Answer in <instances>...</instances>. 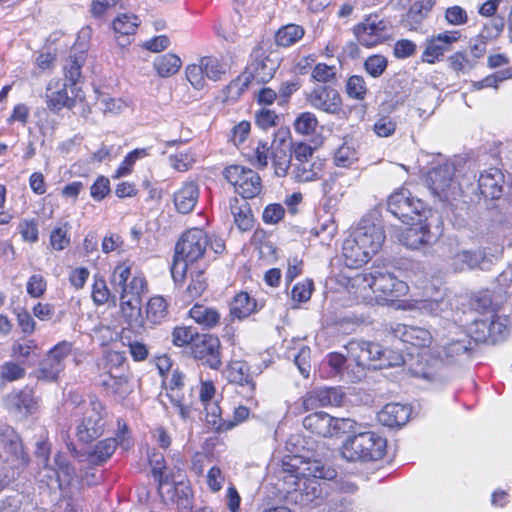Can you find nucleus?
Wrapping results in <instances>:
<instances>
[{
    "label": "nucleus",
    "mask_w": 512,
    "mask_h": 512,
    "mask_svg": "<svg viewBox=\"0 0 512 512\" xmlns=\"http://www.w3.org/2000/svg\"><path fill=\"white\" fill-rule=\"evenodd\" d=\"M387 441L373 431H358L344 441L341 454L344 459L354 462L377 461L386 453Z\"/></svg>",
    "instance_id": "f257e3e1"
},
{
    "label": "nucleus",
    "mask_w": 512,
    "mask_h": 512,
    "mask_svg": "<svg viewBox=\"0 0 512 512\" xmlns=\"http://www.w3.org/2000/svg\"><path fill=\"white\" fill-rule=\"evenodd\" d=\"M387 210L404 224L428 221L433 217L431 209L404 187L396 190L388 197Z\"/></svg>",
    "instance_id": "f03ea898"
},
{
    "label": "nucleus",
    "mask_w": 512,
    "mask_h": 512,
    "mask_svg": "<svg viewBox=\"0 0 512 512\" xmlns=\"http://www.w3.org/2000/svg\"><path fill=\"white\" fill-rule=\"evenodd\" d=\"M470 338L477 346L478 343L496 344L503 341L508 333V319L496 313L486 317L472 319L469 326Z\"/></svg>",
    "instance_id": "7ed1b4c3"
},
{
    "label": "nucleus",
    "mask_w": 512,
    "mask_h": 512,
    "mask_svg": "<svg viewBox=\"0 0 512 512\" xmlns=\"http://www.w3.org/2000/svg\"><path fill=\"white\" fill-rule=\"evenodd\" d=\"M223 176L244 199H252L262 190L259 174L250 168L231 165L224 169Z\"/></svg>",
    "instance_id": "20e7f679"
},
{
    "label": "nucleus",
    "mask_w": 512,
    "mask_h": 512,
    "mask_svg": "<svg viewBox=\"0 0 512 512\" xmlns=\"http://www.w3.org/2000/svg\"><path fill=\"white\" fill-rule=\"evenodd\" d=\"M364 281L374 293L385 301H394L404 296L408 291V285L389 272L381 270L364 274Z\"/></svg>",
    "instance_id": "39448f33"
},
{
    "label": "nucleus",
    "mask_w": 512,
    "mask_h": 512,
    "mask_svg": "<svg viewBox=\"0 0 512 512\" xmlns=\"http://www.w3.org/2000/svg\"><path fill=\"white\" fill-rule=\"evenodd\" d=\"M438 355L434 348L419 352L415 356L411 354L407 364L409 372L428 381H443L446 376Z\"/></svg>",
    "instance_id": "423d86ee"
},
{
    "label": "nucleus",
    "mask_w": 512,
    "mask_h": 512,
    "mask_svg": "<svg viewBox=\"0 0 512 512\" xmlns=\"http://www.w3.org/2000/svg\"><path fill=\"white\" fill-rule=\"evenodd\" d=\"M209 244V237L199 228L185 231L177 241L174 254L183 261L194 263L203 257Z\"/></svg>",
    "instance_id": "0eeeda50"
},
{
    "label": "nucleus",
    "mask_w": 512,
    "mask_h": 512,
    "mask_svg": "<svg viewBox=\"0 0 512 512\" xmlns=\"http://www.w3.org/2000/svg\"><path fill=\"white\" fill-rule=\"evenodd\" d=\"M190 353L194 359L210 369L219 370L222 366L221 342L217 336L199 334L192 343Z\"/></svg>",
    "instance_id": "6e6552de"
},
{
    "label": "nucleus",
    "mask_w": 512,
    "mask_h": 512,
    "mask_svg": "<svg viewBox=\"0 0 512 512\" xmlns=\"http://www.w3.org/2000/svg\"><path fill=\"white\" fill-rule=\"evenodd\" d=\"M102 403L96 397H90L83 419L78 427V438L83 443H90L103 434L105 421L102 415Z\"/></svg>",
    "instance_id": "1a4fd4ad"
},
{
    "label": "nucleus",
    "mask_w": 512,
    "mask_h": 512,
    "mask_svg": "<svg viewBox=\"0 0 512 512\" xmlns=\"http://www.w3.org/2000/svg\"><path fill=\"white\" fill-rule=\"evenodd\" d=\"M434 349L439 354V359L445 370L446 366L470 361L475 353L476 345L469 336H465L461 339L451 340Z\"/></svg>",
    "instance_id": "9d476101"
},
{
    "label": "nucleus",
    "mask_w": 512,
    "mask_h": 512,
    "mask_svg": "<svg viewBox=\"0 0 512 512\" xmlns=\"http://www.w3.org/2000/svg\"><path fill=\"white\" fill-rule=\"evenodd\" d=\"M478 190L485 199L499 200L502 196L512 205V185H506L504 174L497 168H491L480 174Z\"/></svg>",
    "instance_id": "9b49d317"
},
{
    "label": "nucleus",
    "mask_w": 512,
    "mask_h": 512,
    "mask_svg": "<svg viewBox=\"0 0 512 512\" xmlns=\"http://www.w3.org/2000/svg\"><path fill=\"white\" fill-rule=\"evenodd\" d=\"M387 30L388 21L380 19L377 14H369L354 26L353 33L361 45L371 48L386 39Z\"/></svg>",
    "instance_id": "f8f14e48"
},
{
    "label": "nucleus",
    "mask_w": 512,
    "mask_h": 512,
    "mask_svg": "<svg viewBox=\"0 0 512 512\" xmlns=\"http://www.w3.org/2000/svg\"><path fill=\"white\" fill-rule=\"evenodd\" d=\"M251 57L252 62L247 68L250 78L256 79L259 83L270 81L280 65L278 56L273 52L265 54L261 47H257L251 53Z\"/></svg>",
    "instance_id": "ddd939ff"
},
{
    "label": "nucleus",
    "mask_w": 512,
    "mask_h": 512,
    "mask_svg": "<svg viewBox=\"0 0 512 512\" xmlns=\"http://www.w3.org/2000/svg\"><path fill=\"white\" fill-rule=\"evenodd\" d=\"M455 168L451 164L445 163L433 167L427 175V182L431 191L441 199L448 200L454 195Z\"/></svg>",
    "instance_id": "4468645a"
},
{
    "label": "nucleus",
    "mask_w": 512,
    "mask_h": 512,
    "mask_svg": "<svg viewBox=\"0 0 512 512\" xmlns=\"http://www.w3.org/2000/svg\"><path fill=\"white\" fill-rule=\"evenodd\" d=\"M357 245L366 249L373 256L382 247L386 235L380 224L370 220H362L353 233Z\"/></svg>",
    "instance_id": "2eb2a0df"
},
{
    "label": "nucleus",
    "mask_w": 512,
    "mask_h": 512,
    "mask_svg": "<svg viewBox=\"0 0 512 512\" xmlns=\"http://www.w3.org/2000/svg\"><path fill=\"white\" fill-rule=\"evenodd\" d=\"M461 37L458 30L444 31L433 35L426 40V47L422 53L421 59L423 62L434 64L444 56L445 52L451 50L452 45L457 42Z\"/></svg>",
    "instance_id": "dca6fc26"
},
{
    "label": "nucleus",
    "mask_w": 512,
    "mask_h": 512,
    "mask_svg": "<svg viewBox=\"0 0 512 512\" xmlns=\"http://www.w3.org/2000/svg\"><path fill=\"white\" fill-rule=\"evenodd\" d=\"M39 399L35 396L33 388L25 386L18 391L14 390L4 398V405L10 412L25 418L35 414L38 410Z\"/></svg>",
    "instance_id": "f3484780"
},
{
    "label": "nucleus",
    "mask_w": 512,
    "mask_h": 512,
    "mask_svg": "<svg viewBox=\"0 0 512 512\" xmlns=\"http://www.w3.org/2000/svg\"><path fill=\"white\" fill-rule=\"evenodd\" d=\"M309 103L328 114H339L342 111V98L339 92L330 86H319L309 95Z\"/></svg>",
    "instance_id": "a211bd4d"
},
{
    "label": "nucleus",
    "mask_w": 512,
    "mask_h": 512,
    "mask_svg": "<svg viewBox=\"0 0 512 512\" xmlns=\"http://www.w3.org/2000/svg\"><path fill=\"white\" fill-rule=\"evenodd\" d=\"M493 262L491 257L487 256L485 250H462L458 252L453 258V266L457 270H473L480 269L483 271L490 270Z\"/></svg>",
    "instance_id": "6ab92c4d"
},
{
    "label": "nucleus",
    "mask_w": 512,
    "mask_h": 512,
    "mask_svg": "<svg viewBox=\"0 0 512 512\" xmlns=\"http://www.w3.org/2000/svg\"><path fill=\"white\" fill-rule=\"evenodd\" d=\"M411 415V408L400 403H388L377 414L378 421L389 428L404 426Z\"/></svg>",
    "instance_id": "aec40b11"
},
{
    "label": "nucleus",
    "mask_w": 512,
    "mask_h": 512,
    "mask_svg": "<svg viewBox=\"0 0 512 512\" xmlns=\"http://www.w3.org/2000/svg\"><path fill=\"white\" fill-rule=\"evenodd\" d=\"M403 234V243L411 249H418L422 245L430 244L435 236L431 233V223L428 221H415Z\"/></svg>",
    "instance_id": "412c9836"
},
{
    "label": "nucleus",
    "mask_w": 512,
    "mask_h": 512,
    "mask_svg": "<svg viewBox=\"0 0 512 512\" xmlns=\"http://www.w3.org/2000/svg\"><path fill=\"white\" fill-rule=\"evenodd\" d=\"M436 0H417L402 16L401 24L409 31H417L422 22L428 17L429 12L435 6Z\"/></svg>",
    "instance_id": "4be33fe9"
},
{
    "label": "nucleus",
    "mask_w": 512,
    "mask_h": 512,
    "mask_svg": "<svg viewBox=\"0 0 512 512\" xmlns=\"http://www.w3.org/2000/svg\"><path fill=\"white\" fill-rule=\"evenodd\" d=\"M57 476V482L60 490L69 491L70 487H83V485L75 479L76 469L64 455L58 452L54 457Z\"/></svg>",
    "instance_id": "5701e85b"
},
{
    "label": "nucleus",
    "mask_w": 512,
    "mask_h": 512,
    "mask_svg": "<svg viewBox=\"0 0 512 512\" xmlns=\"http://www.w3.org/2000/svg\"><path fill=\"white\" fill-rule=\"evenodd\" d=\"M199 198V188L194 182L185 183L174 193L173 201L176 210L181 214L191 213Z\"/></svg>",
    "instance_id": "b1692460"
},
{
    "label": "nucleus",
    "mask_w": 512,
    "mask_h": 512,
    "mask_svg": "<svg viewBox=\"0 0 512 512\" xmlns=\"http://www.w3.org/2000/svg\"><path fill=\"white\" fill-rule=\"evenodd\" d=\"M333 417L326 412H315L303 419V426L313 434L331 437Z\"/></svg>",
    "instance_id": "393cba45"
},
{
    "label": "nucleus",
    "mask_w": 512,
    "mask_h": 512,
    "mask_svg": "<svg viewBox=\"0 0 512 512\" xmlns=\"http://www.w3.org/2000/svg\"><path fill=\"white\" fill-rule=\"evenodd\" d=\"M228 378L231 383L247 387L250 396L255 391L256 384L250 374V366L243 361H236L230 364L228 370Z\"/></svg>",
    "instance_id": "a878e982"
},
{
    "label": "nucleus",
    "mask_w": 512,
    "mask_h": 512,
    "mask_svg": "<svg viewBox=\"0 0 512 512\" xmlns=\"http://www.w3.org/2000/svg\"><path fill=\"white\" fill-rule=\"evenodd\" d=\"M257 301L246 292L236 294L230 303V315L243 320L258 310Z\"/></svg>",
    "instance_id": "bb28decb"
},
{
    "label": "nucleus",
    "mask_w": 512,
    "mask_h": 512,
    "mask_svg": "<svg viewBox=\"0 0 512 512\" xmlns=\"http://www.w3.org/2000/svg\"><path fill=\"white\" fill-rule=\"evenodd\" d=\"M75 47L72 48L70 55L64 66L65 70V87H74L81 78V69L85 63L84 49L79 53L74 52Z\"/></svg>",
    "instance_id": "cd10ccee"
},
{
    "label": "nucleus",
    "mask_w": 512,
    "mask_h": 512,
    "mask_svg": "<svg viewBox=\"0 0 512 512\" xmlns=\"http://www.w3.org/2000/svg\"><path fill=\"white\" fill-rule=\"evenodd\" d=\"M342 250L345 264L351 268L366 264L372 257L370 252L357 245L354 238L352 240H345Z\"/></svg>",
    "instance_id": "c85d7f7f"
},
{
    "label": "nucleus",
    "mask_w": 512,
    "mask_h": 512,
    "mask_svg": "<svg viewBox=\"0 0 512 512\" xmlns=\"http://www.w3.org/2000/svg\"><path fill=\"white\" fill-rule=\"evenodd\" d=\"M117 445V439L114 438H106L99 441L93 450L87 452V461L91 465H103L111 458Z\"/></svg>",
    "instance_id": "c756f323"
},
{
    "label": "nucleus",
    "mask_w": 512,
    "mask_h": 512,
    "mask_svg": "<svg viewBox=\"0 0 512 512\" xmlns=\"http://www.w3.org/2000/svg\"><path fill=\"white\" fill-rule=\"evenodd\" d=\"M121 312L132 329H140L144 327V319L141 314L142 300L135 298L120 299Z\"/></svg>",
    "instance_id": "7c9ffc66"
},
{
    "label": "nucleus",
    "mask_w": 512,
    "mask_h": 512,
    "mask_svg": "<svg viewBox=\"0 0 512 512\" xmlns=\"http://www.w3.org/2000/svg\"><path fill=\"white\" fill-rule=\"evenodd\" d=\"M189 315L196 323L207 329L215 327L220 321V314L216 309L198 303L193 305Z\"/></svg>",
    "instance_id": "2f4dec72"
},
{
    "label": "nucleus",
    "mask_w": 512,
    "mask_h": 512,
    "mask_svg": "<svg viewBox=\"0 0 512 512\" xmlns=\"http://www.w3.org/2000/svg\"><path fill=\"white\" fill-rule=\"evenodd\" d=\"M63 505L61 512H86V499L84 496V487H70L69 491H64Z\"/></svg>",
    "instance_id": "473e14b6"
},
{
    "label": "nucleus",
    "mask_w": 512,
    "mask_h": 512,
    "mask_svg": "<svg viewBox=\"0 0 512 512\" xmlns=\"http://www.w3.org/2000/svg\"><path fill=\"white\" fill-rule=\"evenodd\" d=\"M395 332H401L402 342L410 343L415 347H426L432 340L431 333L427 329L420 327L403 326Z\"/></svg>",
    "instance_id": "72a5a7b5"
},
{
    "label": "nucleus",
    "mask_w": 512,
    "mask_h": 512,
    "mask_svg": "<svg viewBox=\"0 0 512 512\" xmlns=\"http://www.w3.org/2000/svg\"><path fill=\"white\" fill-rule=\"evenodd\" d=\"M323 163L321 161H313L312 159L303 162L294 163L293 173L297 182H310L318 179L322 171Z\"/></svg>",
    "instance_id": "f704fd0d"
},
{
    "label": "nucleus",
    "mask_w": 512,
    "mask_h": 512,
    "mask_svg": "<svg viewBox=\"0 0 512 512\" xmlns=\"http://www.w3.org/2000/svg\"><path fill=\"white\" fill-rule=\"evenodd\" d=\"M369 341L364 340H351L346 345L349 356L355 361L357 366L362 368H373V363H370V356L368 353Z\"/></svg>",
    "instance_id": "c9c22d12"
},
{
    "label": "nucleus",
    "mask_w": 512,
    "mask_h": 512,
    "mask_svg": "<svg viewBox=\"0 0 512 512\" xmlns=\"http://www.w3.org/2000/svg\"><path fill=\"white\" fill-rule=\"evenodd\" d=\"M182 65L181 59L173 53H166L157 56L153 62V67L157 74L162 77H170L176 74Z\"/></svg>",
    "instance_id": "e433bc0d"
},
{
    "label": "nucleus",
    "mask_w": 512,
    "mask_h": 512,
    "mask_svg": "<svg viewBox=\"0 0 512 512\" xmlns=\"http://www.w3.org/2000/svg\"><path fill=\"white\" fill-rule=\"evenodd\" d=\"M292 148L285 145V147L273 146L272 150V163L275 174L278 177H283L287 174L288 169L292 165Z\"/></svg>",
    "instance_id": "4c0bfd02"
},
{
    "label": "nucleus",
    "mask_w": 512,
    "mask_h": 512,
    "mask_svg": "<svg viewBox=\"0 0 512 512\" xmlns=\"http://www.w3.org/2000/svg\"><path fill=\"white\" fill-rule=\"evenodd\" d=\"M65 369V363L57 361L47 353L45 359L40 363V368L36 372L38 380L57 381L60 373Z\"/></svg>",
    "instance_id": "58836bf2"
},
{
    "label": "nucleus",
    "mask_w": 512,
    "mask_h": 512,
    "mask_svg": "<svg viewBox=\"0 0 512 512\" xmlns=\"http://www.w3.org/2000/svg\"><path fill=\"white\" fill-rule=\"evenodd\" d=\"M230 208L239 230L243 232L251 230L254 225V216L250 205L247 202L238 205V200L236 199L235 204H231Z\"/></svg>",
    "instance_id": "ea45409f"
},
{
    "label": "nucleus",
    "mask_w": 512,
    "mask_h": 512,
    "mask_svg": "<svg viewBox=\"0 0 512 512\" xmlns=\"http://www.w3.org/2000/svg\"><path fill=\"white\" fill-rule=\"evenodd\" d=\"M470 307L480 317L490 316L497 311V304L493 302L492 294L489 290L481 291L473 296L470 300Z\"/></svg>",
    "instance_id": "a19ab883"
},
{
    "label": "nucleus",
    "mask_w": 512,
    "mask_h": 512,
    "mask_svg": "<svg viewBox=\"0 0 512 512\" xmlns=\"http://www.w3.org/2000/svg\"><path fill=\"white\" fill-rule=\"evenodd\" d=\"M3 449L17 468H25L29 465L30 457L24 449L20 436L7 443Z\"/></svg>",
    "instance_id": "79ce46f5"
},
{
    "label": "nucleus",
    "mask_w": 512,
    "mask_h": 512,
    "mask_svg": "<svg viewBox=\"0 0 512 512\" xmlns=\"http://www.w3.org/2000/svg\"><path fill=\"white\" fill-rule=\"evenodd\" d=\"M304 28L296 24H288L280 28L275 34L278 46L289 47L304 36Z\"/></svg>",
    "instance_id": "37998d69"
},
{
    "label": "nucleus",
    "mask_w": 512,
    "mask_h": 512,
    "mask_svg": "<svg viewBox=\"0 0 512 512\" xmlns=\"http://www.w3.org/2000/svg\"><path fill=\"white\" fill-rule=\"evenodd\" d=\"M12 356L21 362L23 365L33 366L39 359L37 347L33 341L28 343H14L12 346Z\"/></svg>",
    "instance_id": "c03bdc74"
},
{
    "label": "nucleus",
    "mask_w": 512,
    "mask_h": 512,
    "mask_svg": "<svg viewBox=\"0 0 512 512\" xmlns=\"http://www.w3.org/2000/svg\"><path fill=\"white\" fill-rule=\"evenodd\" d=\"M305 464H307L305 457L298 454V451H296V453L287 454L282 458L281 469L291 477H305V469L302 467V465Z\"/></svg>",
    "instance_id": "a18cd8bd"
},
{
    "label": "nucleus",
    "mask_w": 512,
    "mask_h": 512,
    "mask_svg": "<svg viewBox=\"0 0 512 512\" xmlns=\"http://www.w3.org/2000/svg\"><path fill=\"white\" fill-rule=\"evenodd\" d=\"M148 321L153 324H159L168 315V303L162 296L152 297L146 309Z\"/></svg>",
    "instance_id": "49530a36"
},
{
    "label": "nucleus",
    "mask_w": 512,
    "mask_h": 512,
    "mask_svg": "<svg viewBox=\"0 0 512 512\" xmlns=\"http://www.w3.org/2000/svg\"><path fill=\"white\" fill-rule=\"evenodd\" d=\"M508 79H512V66L502 70H498L486 76L481 81L472 82V87L474 90H480L489 87L497 88L500 82H503Z\"/></svg>",
    "instance_id": "de8ad7c7"
},
{
    "label": "nucleus",
    "mask_w": 512,
    "mask_h": 512,
    "mask_svg": "<svg viewBox=\"0 0 512 512\" xmlns=\"http://www.w3.org/2000/svg\"><path fill=\"white\" fill-rule=\"evenodd\" d=\"M208 79L218 81L226 73V64L213 56H204L200 60Z\"/></svg>",
    "instance_id": "09e8293b"
},
{
    "label": "nucleus",
    "mask_w": 512,
    "mask_h": 512,
    "mask_svg": "<svg viewBox=\"0 0 512 512\" xmlns=\"http://www.w3.org/2000/svg\"><path fill=\"white\" fill-rule=\"evenodd\" d=\"M146 287L147 283L143 277L134 276L129 283L120 287V299L135 298L136 300H142L141 296L145 292Z\"/></svg>",
    "instance_id": "8fccbe9b"
},
{
    "label": "nucleus",
    "mask_w": 512,
    "mask_h": 512,
    "mask_svg": "<svg viewBox=\"0 0 512 512\" xmlns=\"http://www.w3.org/2000/svg\"><path fill=\"white\" fill-rule=\"evenodd\" d=\"M138 17L135 15L121 14L113 21V29L121 35H132L138 27Z\"/></svg>",
    "instance_id": "3c124183"
},
{
    "label": "nucleus",
    "mask_w": 512,
    "mask_h": 512,
    "mask_svg": "<svg viewBox=\"0 0 512 512\" xmlns=\"http://www.w3.org/2000/svg\"><path fill=\"white\" fill-rule=\"evenodd\" d=\"M367 87L364 78L360 75H352L346 83V93L350 98L364 100L367 95Z\"/></svg>",
    "instance_id": "603ef678"
},
{
    "label": "nucleus",
    "mask_w": 512,
    "mask_h": 512,
    "mask_svg": "<svg viewBox=\"0 0 512 512\" xmlns=\"http://www.w3.org/2000/svg\"><path fill=\"white\" fill-rule=\"evenodd\" d=\"M449 67L459 73H466L472 70L476 65V60L468 57L465 51H458L448 57Z\"/></svg>",
    "instance_id": "864d4df0"
},
{
    "label": "nucleus",
    "mask_w": 512,
    "mask_h": 512,
    "mask_svg": "<svg viewBox=\"0 0 512 512\" xmlns=\"http://www.w3.org/2000/svg\"><path fill=\"white\" fill-rule=\"evenodd\" d=\"M200 333L193 327H176L172 332V342L175 346L182 347L188 345L192 348V343Z\"/></svg>",
    "instance_id": "5fc2aeb1"
},
{
    "label": "nucleus",
    "mask_w": 512,
    "mask_h": 512,
    "mask_svg": "<svg viewBox=\"0 0 512 512\" xmlns=\"http://www.w3.org/2000/svg\"><path fill=\"white\" fill-rule=\"evenodd\" d=\"M251 80L252 79L247 74V71H245L242 76H238L225 87L224 91L226 93V97L231 100H237L248 88Z\"/></svg>",
    "instance_id": "6e6d98bb"
},
{
    "label": "nucleus",
    "mask_w": 512,
    "mask_h": 512,
    "mask_svg": "<svg viewBox=\"0 0 512 512\" xmlns=\"http://www.w3.org/2000/svg\"><path fill=\"white\" fill-rule=\"evenodd\" d=\"M318 125L316 116L311 112L300 113L294 121V129L301 134L309 135L315 132Z\"/></svg>",
    "instance_id": "4d7b16f0"
},
{
    "label": "nucleus",
    "mask_w": 512,
    "mask_h": 512,
    "mask_svg": "<svg viewBox=\"0 0 512 512\" xmlns=\"http://www.w3.org/2000/svg\"><path fill=\"white\" fill-rule=\"evenodd\" d=\"M331 437L340 436L343 434L353 435L359 430V426L356 421L350 418H335L333 417L331 427Z\"/></svg>",
    "instance_id": "13d9d810"
},
{
    "label": "nucleus",
    "mask_w": 512,
    "mask_h": 512,
    "mask_svg": "<svg viewBox=\"0 0 512 512\" xmlns=\"http://www.w3.org/2000/svg\"><path fill=\"white\" fill-rule=\"evenodd\" d=\"M92 298L95 304L103 305L112 300L116 305V296L111 295L104 279H96L93 284Z\"/></svg>",
    "instance_id": "bf43d9fd"
},
{
    "label": "nucleus",
    "mask_w": 512,
    "mask_h": 512,
    "mask_svg": "<svg viewBox=\"0 0 512 512\" xmlns=\"http://www.w3.org/2000/svg\"><path fill=\"white\" fill-rule=\"evenodd\" d=\"M388 66L387 59L379 54L369 56L364 62V69L373 78L380 77Z\"/></svg>",
    "instance_id": "052dcab7"
},
{
    "label": "nucleus",
    "mask_w": 512,
    "mask_h": 512,
    "mask_svg": "<svg viewBox=\"0 0 512 512\" xmlns=\"http://www.w3.org/2000/svg\"><path fill=\"white\" fill-rule=\"evenodd\" d=\"M147 148H137L129 152L124 160L123 164H127L128 167L119 166L115 172L114 178H120L131 173V168L138 159H142L148 155Z\"/></svg>",
    "instance_id": "680f3d73"
},
{
    "label": "nucleus",
    "mask_w": 512,
    "mask_h": 512,
    "mask_svg": "<svg viewBox=\"0 0 512 512\" xmlns=\"http://www.w3.org/2000/svg\"><path fill=\"white\" fill-rule=\"evenodd\" d=\"M21 362L8 361L1 367V378L5 381L12 382L23 378L26 374Z\"/></svg>",
    "instance_id": "e2e57ef3"
},
{
    "label": "nucleus",
    "mask_w": 512,
    "mask_h": 512,
    "mask_svg": "<svg viewBox=\"0 0 512 512\" xmlns=\"http://www.w3.org/2000/svg\"><path fill=\"white\" fill-rule=\"evenodd\" d=\"M279 120V116L273 110L267 108H261L255 113V124L263 130L276 127Z\"/></svg>",
    "instance_id": "0e129e2a"
},
{
    "label": "nucleus",
    "mask_w": 512,
    "mask_h": 512,
    "mask_svg": "<svg viewBox=\"0 0 512 512\" xmlns=\"http://www.w3.org/2000/svg\"><path fill=\"white\" fill-rule=\"evenodd\" d=\"M205 71L202 64H190L186 67V77L190 84L197 90L205 86Z\"/></svg>",
    "instance_id": "69168bd1"
},
{
    "label": "nucleus",
    "mask_w": 512,
    "mask_h": 512,
    "mask_svg": "<svg viewBox=\"0 0 512 512\" xmlns=\"http://www.w3.org/2000/svg\"><path fill=\"white\" fill-rule=\"evenodd\" d=\"M311 350L308 346H302L294 356V364L299 369L301 375L308 378L311 369Z\"/></svg>",
    "instance_id": "338daca9"
},
{
    "label": "nucleus",
    "mask_w": 512,
    "mask_h": 512,
    "mask_svg": "<svg viewBox=\"0 0 512 512\" xmlns=\"http://www.w3.org/2000/svg\"><path fill=\"white\" fill-rule=\"evenodd\" d=\"M207 288V282L203 276V271H198L195 275L191 274V281L186 289L189 298L194 299L202 295Z\"/></svg>",
    "instance_id": "774afa93"
}]
</instances>
